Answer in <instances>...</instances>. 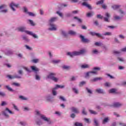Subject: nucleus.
<instances>
[{
    "label": "nucleus",
    "mask_w": 126,
    "mask_h": 126,
    "mask_svg": "<svg viewBox=\"0 0 126 126\" xmlns=\"http://www.w3.org/2000/svg\"><path fill=\"white\" fill-rule=\"evenodd\" d=\"M57 19H58V18L53 17L51 18L49 20L51 28H49V30H50V31H56V30H57V26H56V25L55 24H52L53 22H55V21H56Z\"/></svg>",
    "instance_id": "1"
},
{
    "label": "nucleus",
    "mask_w": 126,
    "mask_h": 126,
    "mask_svg": "<svg viewBox=\"0 0 126 126\" xmlns=\"http://www.w3.org/2000/svg\"><path fill=\"white\" fill-rule=\"evenodd\" d=\"M85 53V50H81L79 52L75 51L72 53L68 52L67 53V55L71 57V58H73V57L75 56H79V55H82V54H84Z\"/></svg>",
    "instance_id": "2"
},
{
    "label": "nucleus",
    "mask_w": 126,
    "mask_h": 126,
    "mask_svg": "<svg viewBox=\"0 0 126 126\" xmlns=\"http://www.w3.org/2000/svg\"><path fill=\"white\" fill-rule=\"evenodd\" d=\"M101 68L99 67H95L93 68L94 71L88 72L86 73V77H88L89 76H92L93 74H97V70H100Z\"/></svg>",
    "instance_id": "3"
},
{
    "label": "nucleus",
    "mask_w": 126,
    "mask_h": 126,
    "mask_svg": "<svg viewBox=\"0 0 126 126\" xmlns=\"http://www.w3.org/2000/svg\"><path fill=\"white\" fill-rule=\"evenodd\" d=\"M36 115H39L40 119L44 120V122H47L49 124H51V119L47 118L45 115L40 114V112L38 111H35Z\"/></svg>",
    "instance_id": "4"
},
{
    "label": "nucleus",
    "mask_w": 126,
    "mask_h": 126,
    "mask_svg": "<svg viewBox=\"0 0 126 126\" xmlns=\"http://www.w3.org/2000/svg\"><path fill=\"white\" fill-rule=\"evenodd\" d=\"M56 73H50L48 76H47V78H49L50 79H51L55 82H58V80H59V79L58 78H56Z\"/></svg>",
    "instance_id": "5"
},
{
    "label": "nucleus",
    "mask_w": 126,
    "mask_h": 126,
    "mask_svg": "<svg viewBox=\"0 0 126 126\" xmlns=\"http://www.w3.org/2000/svg\"><path fill=\"white\" fill-rule=\"evenodd\" d=\"M7 112H8V113H9V114H11V115H12V114H13V112L12 111H11L10 110H9V109H8V108H6L5 110L2 111V115H3V116L6 117V118H8L9 117L8 114H7Z\"/></svg>",
    "instance_id": "6"
},
{
    "label": "nucleus",
    "mask_w": 126,
    "mask_h": 126,
    "mask_svg": "<svg viewBox=\"0 0 126 126\" xmlns=\"http://www.w3.org/2000/svg\"><path fill=\"white\" fill-rule=\"evenodd\" d=\"M19 6V4H16L13 2H11L10 4V7H11L13 11H15V9H14V7H18Z\"/></svg>",
    "instance_id": "7"
},
{
    "label": "nucleus",
    "mask_w": 126,
    "mask_h": 126,
    "mask_svg": "<svg viewBox=\"0 0 126 126\" xmlns=\"http://www.w3.org/2000/svg\"><path fill=\"white\" fill-rule=\"evenodd\" d=\"M80 38H81V41L83 43H89V42H90V40H89V39L85 38V37H84V36L82 35H80Z\"/></svg>",
    "instance_id": "8"
},
{
    "label": "nucleus",
    "mask_w": 126,
    "mask_h": 126,
    "mask_svg": "<svg viewBox=\"0 0 126 126\" xmlns=\"http://www.w3.org/2000/svg\"><path fill=\"white\" fill-rule=\"evenodd\" d=\"M26 34H28V35H31V36H32L33 38L38 39V36L35 34L33 33L32 32H29V31H26Z\"/></svg>",
    "instance_id": "9"
},
{
    "label": "nucleus",
    "mask_w": 126,
    "mask_h": 126,
    "mask_svg": "<svg viewBox=\"0 0 126 126\" xmlns=\"http://www.w3.org/2000/svg\"><path fill=\"white\" fill-rule=\"evenodd\" d=\"M7 77H8V78H9V79H14V78H21V76H19V75H15L13 76H12L10 75H7Z\"/></svg>",
    "instance_id": "10"
},
{
    "label": "nucleus",
    "mask_w": 126,
    "mask_h": 126,
    "mask_svg": "<svg viewBox=\"0 0 126 126\" xmlns=\"http://www.w3.org/2000/svg\"><path fill=\"white\" fill-rule=\"evenodd\" d=\"M70 109L73 113H75V114H79V110L77 108L72 107L70 108Z\"/></svg>",
    "instance_id": "11"
},
{
    "label": "nucleus",
    "mask_w": 126,
    "mask_h": 126,
    "mask_svg": "<svg viewBox=\"0 0 126 126\" xmlns=\"http://www.w3.org/2000/svg\"><path fill=\"white\" fill-rule=\"evenodd\" d=\"M18 31H20V32H25V33H26V31H26V28L24 27H21L20 28H18Z\"/></svg>",
    "instance_id": "12"
},
{
    "label": "nucleus",
    "mask_w": 126,
    "mask_h": 126,
    "mask_svg": "<svg viewBox=\"0 0 126 126\" xmlns=\"http://www.w3.org/2000/svg\"><path fill=\"white\" fill-rule=\"evenodd\" d=\"M113 106L115 108H119L120 107H122V106H123V104L119 102H115L113 104Z\"/></svg>",
    "instance_id": "13"
},
{
    "label": "nucleus",
    "mask_w": 126,
    "mask_h": 126,
    "mask_svg": "<svg viewBox=\"0 0 126 126\" xmlns=\"http://www.w3.org/2000/svg\"><path fill=\"white\" fill-rule=\"evenodd\" d=\"M82 5L84 6H86V7H88L89 9H92V7H91V5H90L89 4L87 3L86 2H84L82 3Z\"/></svg>",
    "instance_id": "14"
},
{
    "label": "nucleus",
    "mask_w": 126,
    "mask_h": 126,
    "mask_svg": "<svg viewBox=\"0 0 126 126\" xmlns=\"http://www.w3.org/2000/svg\"><path fill=\"white\" fill-rule=\"evenodd\" d=\"M105 16H106V17L103 18L104 21H105L106 22H109V18L110 17V14H109V13H106Z\"/></svg>",
    "instance_id": "15"
},
{
    "label": "nucleus",
    "mask_w": 126,
    "mask_h": 126,
    "mask_svg": "<svg viewBox=\"0 0 126 126\" xmlns=\"http://www.w3.org/2000/svg\"><path fill=\"white\" fill-rule=\"evenodd\" d=\"M103 79V78L102 77H96L94 78V79L91 80V82H95L96 81H98V80H102Z\"/></svg>",
    "instance_id": "16"
},
{
    "label": "nucleus",
    "mask_w": 126,
    "mask_h": 126,
    "mask_svg": "<svg viewBox=\"0 0 126 126\" xmlns=\"http://www.w3.org/2000/svg\"><path fill=\"white\" fill-rule=\"evenodd\" d=\"M95 91L96 92H97V93H98L99 94H103V93H104V90L101 89H97L95 90Z\"/></svg>",
    "instance_id": "17"
},
{
    "label": "nucleus",
    "mask_w": 126,
    "mask_h": 126,
    "mask_svg": "<svg viewBox=\"0 0 126 126\" xmlns=\"http://www.w3.org/2000/svg\"><path fill=\"white\" fill-rule=\"evenodd\" d=\"M4 87H5V88H6V89H7V90H8V91H10L11 92H13V91H13V90H12V89L11 88H10V87H9V86H8V85L5 86Z\"/></svg>",
    "instance_id": "18"
},
{
    "label": "nucleus",
    "mask_w": 126,
    "mask_h": 126,
    "mask_svg": "<svg viewBox=\"0 0 126 126\" xmlns=\"http://www.w3.org/2000/svg\"><path fill=\"white\" fill-rule=\"evenodd\" d=\"M31 68H32V70H33V71L37 72L39 70V69L38 68L35 67V66H32Z\"/></svg>",
    "instance_id": "19"
},
{
    "label": "nucleus",
    "mask_w": 126,
    "mask_h": 126,
    "mask_svg": "<svg viewBox=\"0 0 126 126\" xmlns=\"http://www.w3.org/2000/svg\"><path fill=\"white\" fill-rule=\"evenodd\" d=\"M69 35H76V32L73 31H69L68 32Z\"/></svg>",
    "instance_id": "20"
},
{
    "label": "nucleus",
    "mask_w": 126,
    "mask_h": 126,
    "mask_svg": "<svg viewBox=\"0 0 126 126\" xmlns=\"http://www.w3.org/2000/svg\"><path fill=\"white\" fill-rule=\"evenodd\" d=\"M112 8H113V9H118V8H120V7H121V5H113L112 6Z\"/></svg>",
    "instance_id": "21"
},
{
    "label": "nucleus",
    "mask_w": 126,
    "mask_h": 126,
    "mask_svg": "<svg viewBox=\"0 0 126 126\" xmlns=\"http://www.w3.org/2000/svg\"><path fill=\"white\" fill-rule=\"evenodd\" d=\"M82 68H88L89 67V65L87 64H83L81 66Z\"/></svg>",
    "instance_id": "22"
},
{
    "label": "nucleus",
    "mask_w": 126,
    "mask_h": 126,
    "mask_svg": "<svg viewBox=\"0 0 126 126\" xmlns=\"http://www.w3.org/2000/svg\"><path fill=\"white\" fill-rule=\"evenodd\" d=\"M64 86H61L59 85H56L55 89H58V88H64Z\"/></svg>",
    "instance_id": "23"
},
{
    "label": "nucleus",
    "mask_w": 126,
    "mask_h": 126,
    "mask_svg": "<svg viewBox=\"0 0 126 126\" xmlns=\"http://www.w3.org/2000/svg\"><path fill=\"white\" fill-rule=\"evenodd\" d=\"M103 3H104V0H100L96 2V4L98 5L99 4H103Z\"/></svg>",
    "instance_id": "24"
},
{
    "label": "nucleus",
    "mask_w": 126,
    "mask_h": 126,
    "mask_svg": "<svg viewBox=\"0 0 126 126\" xmlns=\"http://www.w3.org/2000/svg\"><path fill=\"white\" fill-rule=\"evenodd\" d=\"M93 15H94V12H92L91 13H88L87 14V17H91V16H93Z\"/></svg>",
    "instance_id": "25"
},
{
    "label": "nucleus",
    "mask_w": 126,
    "mask_h": 126,
    "mask_svg": "<svg viewBox=\"0 0 126 126\" xmlns=\"http://www.w3.org/2000/svg\"><path fill=\"white\" fill-rule=\"evenodd\" d=\"M89 112H90L91 114H92V115H97V113L96 112V111H94V110H90Z\"/></svg>",
    "instance_id": "26"
},
{
    "label": "nucleus",
    "mask_w": 126,
    "mask_h": 126,
    "mask_svg": "<svg viewBox=\"0 0 126 126\" xmlns=\"http://www.w3.org/2000/svg\"><path fill=\"white\" fill-rule=\"evenodd\" d=\"M74 19H76L78 22H80V23H81L82 22V21L80 18H78L77 17H74Z\"/></svg>",
    "instance_id": "27"
},
{
    "label": "nucleus",
    "mask_w": 126,
    "mask_h": 126,
    "mask_svg": "<svg viewBox=\"0 0 126 126\" xmlns=\"http://www.w3.org/2000/svg\"><path fill=\"white\" fill-rule=\"evenodd\" d=\"M95 36L96 37H98L99 38H102V39H104V37H103V36H102L101 35V34L100 33H95Z\"/></svg>",
    "instance_id": "28"
},
{
    "label": "nucleus",
    "mask_w": 126,
    "mask_h": 126,
    "mask_svg": "<svg viewBox=\"0 0 126 126\" xmlns=\"http://www.w3.org/2000/svg\"><path fill=\"white\" fill-rule=\"evenodd\" d=\"M104 36H111L112 35V32H106L105 33H104Z\"/></svg>",
    "instance_id": "29"
},
{
    "label": "nucleus",
    "mask_w": 126,
    "mask_h": 126,
    "mask_svg": "<svg viewBox=\"0 0 126 126\" xmlns=\"http://www.w3.org/2000/svg\"><path fill=\"white\" fill-rule=\"evenodd\" d=\"M59 99H60L61 100H62L63 102H65V101H66V99H65V98H64V97L63 96H60V97H59Z\"/></svg>",
    "instance_id": "30"
},
{
    "label": "nucleus",
    "mask_w": 126,
    "mask_h": 126,
    "mask_svg": "<svg viewBox=\"0 0 126 126\" xmlns=\"http://www.w3.org/2000/svg\"><path fill=\"white\" fill-rule=\"evenodd\" d=\"M73 91L76 94H78V90L76 89V88H73L72 89Z\"/></svg>",
    "instance_id": "31"
},
{
    "label": "nucleus",
    "mask_w": 126,
    "mask_h": 126,
    "mask_svg": "<svg viewBox=\"0 0 126 126\" xmlns=\"http://www.w3.org/2000/svg\"><path fill=\"white\" fill-rule=\"evenodd\" d=\"M56 89H53L52 90V94H53V95H54V96H56V95H57V92H56Z\"/></svg>",
    "instance_id": "32"
},
{
    "label": "nucleus",
    "mask_w": 126,
    "mask_h": 126,
    "mask_svg": "<svg viewBox=\"0 0 126 126\" xmlns=\"http://www.w3.org/2000/svg\"><path fill=\"white\" fill-rule=\"evenodd\" d=\"M19 98L21 99V100H27V98L26 97H24V96H22V95H20L19 96Z\"/></svg>",
    "instance_id": "33"
},
{
    "label": "nucleus",
    "mask_w": 126,
    "mask_h": 126,
    "mask_svg": "<svg viewBox=\"0 0 126 126\" xmlns=\"http://www.w3.org/2000/svg\"><path fill=\"white\" fill-rule=\"evenodd\" d=\"M27 13H28V14H29V15L30 16H35V14H34L32 12H28Z\"/></svg>",
    "instance_id": "34"
},
{
    "label": "nucleus",
    "mask_w": 126,
    "mask_h": 126,
    "mask_svg": "<svg viewBox=\"0 0 126 126\" xmlns=\"http://www.w3.org/2000/svg\"><path fill=\"white\" fill-rule=\"evenodd\" d=\"M75 126H83L82 124V123H79L78 122H76L75 123Z\"/></svg>",
    "instance_id": "35"
},
{
    "label": "nucleus",
    "mask_w": 126,
    "mask_h": 126,
    "mask_svg": "<svg viewBox=\"0 0 126 126\" xmlns=\"http://www.w3.org/2000/svg\"><path fill=\"white\" fill-rule=\"evenodd\" d=\"M116 92V89H111L109 90V93H115Z\"/></svg>",
    "instance_id": "36"
},
{
    "label": "nucleus",
    "mask_w": 126,
    "mask_h": 126,
    "mask_svg": "<svg viewBox=\"0 0 126 126\" xmlns=\"http://www.w3.org/2000/svg\"><path fill=\"white\" fill-rule=\"evenodd\" d=\"M36 125H38V126H41L42 125V121L41 120H38V121L36 122Z\"/></svg>",
    "instance_id": "37"
},
{
    "label": "nucleus",
    "mask_w": 126,
    "mask_h": 126,
    "mask_svg": "<svg viewBox=\"0 0 126 126\" xmlns=\"http://www.w3.org/2000/svg\"><path fill=\"white\" fill-rule=\"evenodd\" d=\"M63 68L64 69H69L70 68V67L69 66L64 65L63 66Z\"/></svg>",
    "instance_id": "38"
},
{
    "label": "nucleus",
    "mask_w": 126,
    "mask_h": 126,
    "mask_svg": "<svg viewBox=\"0 0 126 126\" xmlns=\"http://www.w3.org/2000/svg\"><path fill=\"white\" fill-rule=\"evenodd\" d=\"M29 21L30 23V24H31V25L32 26H35V24H34V22H33V21H32L31 20H29Z\"/></svg>",
    "instance_id": "39"
},
{
    "label": "nucleus",
    "mask_w": 126,
    "mask_h": 126,
    "mask_svg": "<svg viewBox=\"0 0 126 126\" xmlns=\"http://www.w3.org/2000/svg\"><path fill=\"white\" fill-rule=\"evenodd\" d=\"M13 85H14L15 86H17V87L20 86V84L18 83H13Z\"/></svg>",
    "instance_id": "40"
},
{
    "label": "nucleus",
    "mask_w": 126,
    "mask_h": 126,
    "mask_svg": "<svg viewBox=\"0 0 126 126\" xmlns=\"http://www.w3.org/2000/svg\"><path fill=\"white\" fill-rule=\"evenodd\" d=\"M32 62L34 63H37L39 62V59H33L32 60Z\"/></svg>",
    "instance_id": "41"
},
{
    "label": "nucleus",
    "mask_w": 126,
    "mask_h": 126,
    "mask_svg": "<svg viewBox=\"0 0 126 126\" xmlns=\"http://www.w3.org/2000/svg\"><path fill=\"white\" fill-rule=\"evenodd\" d=\"M104 85L106 87H110V86H111V84H110V83L106 82L104 84Z\"/></svg>",
    "instance_id": "42"
},
{
    "label": "nucleus",
    "mask_w": 126,
    "mask_h": 126,
    "mask_svg": "<svg viewBox=\"0 0 126 126\" xmlns=\"http://www.w3.org/2000/svg\"><path fill=\"white\" fill-rule=\"evenodd\" d=\"M114 19L115 20H119L121 19V17L119 16H114Z\"/></svg>",
    "instance_id": "43"
},
{
    "label": "nucleus",
    "mask_w": 126,
    "mask_h": 126,
    "mask_svg": "<svg viewBox=\"0 0 126 126\" xmlns=\"http://www.w3.org/2000/svg\"><path fill=\"white\" fill-rule=\"evenodd\" d=\"M97 18H98V19H103V16L98 14L97 15Z\"/></svg>",
    "instance_id": "44"
},
{
    "label": "nucleus",
    "mask_w": 126,
    "mask_h": 126,
    "mask_svg": "<svg viewBox=\"0 0 126 126\" xmlns=\"http://www.w3.org/2000/svg\"><path fill=\"white\" fill-rule=\"evenodd\" d=\"M86 83V82H85V81L81 82L80 83L79 86H83V85H84V84H85Z\"/></svg>",
    "instance_id": "45"
},
{
    "label": "nucleus",
    "mask_w": 126,
    "mask_h": 126,
    "mask_svg": "<svg viewBox=\"0 0 126 126\" xmlns=\"http://www.w3.org/2000/svg\"><path fill=\"white\" fill-rule=\"evenodd\" d=\"M61 61L60 60H53L52 61V63H60Z\"/></svg>",
    "instance_id": "46"
},
{
    "label": "nucleus",
    "mask_w": 126,
    "mask_h": 126,
    "mask_svg": "<svg viewBox=\"0 0 126 126\" xmlns=\"http://www.w3.org/2000/svg\"><path fill=\"white\" fill-rule=\"evenodd\" d=\"M86 90L87 91L88 93H89L90 94H92V91L88 88H86Z\"/></svg>",
    "instance_id": "47"
},
{
    "label": "nucleus",
    "mask_w": 126,
    "mask_h": 126,
    "mask_svg": "<svg viewBox=\"0 0 126 126\" xmlns=\"http://www.w3.org/2000/svg\"><path fill=\"white\" fill-rule=\"evenodd\" d=\"M94 123L95 124V126H98V121H97V120H96V119H94Z\"/></svg>",
    "instance_id": "48"
},
{
    "label": "nucleus",
    "mask_w": 126,
    "mask_h": 126,
    "mask_svg": "<svg viewBox=\"0 0 126 126\" xmlns=\"http://www.w3.org/2000/svg\"><path fill=\"white\" fill-rule=\"evenodd\" d=\"M95 46H102V43H99V42H95Z\"/></svg>",
    "instance_id": "49"
},
{
    "label": "nucleus",
    "mask_w": 126,
    "mask_h": 126,
    "mask_svg": "<svg viewBox=\"0 0 126 126\" xmlns=\"http://www.w3.org/2000/svg\"><path fill=\"white\" fill-rule=\"evenodd\" d=\"M5 7H6V5H2L0 6V9H2L3 8H5Z\"/></svg>",
    "instance_id": "50"
},
{
    "label": "nucleus",
    "mask_w": 126,
    "mask_h": 126,
    "mask_svg": "<svg viewBox=\"0 0 126 126\" xmlns=\"http://www.w3.org/2000/svg\"><path fill=\"white\" fill-rule=\"evenodd\" d=\"M109 121V119L108 118H106L103 120V124H105V123H107Z\"/></svg>",
    "instance_id": "51"
},
{
    "label": "nucleus",
    "mask_w": 126,
    "mask_h": 126,
    "mask_svg": "<svg viewBox=\"0 0 126 126\" xmlns=\"http://www.w3.org/2000/svg\"><path fill=\"white\" fill-rule=\"evenodd\" d=\"M90 35H92V36L96 35V32H90Z\"/></svg>",
    "instance_id": "52"
},
{
    "label": "nucleus",
    "mask_w": 126,
    "mask_h": 126,
    "mask_svg": "<svg viewBox=\"0 0 126 126\" xmlns=\"http://www.w3.org/2000/svg\"><path fill=\"white\" fill-rule=\"evenodd\" d=\"M13 106L15 110H16V111H18V108H17V106L15 105V104H13Z\"/></svg>",
    "instance_id": "53"
},
{
    "label": "nucleus",
    "mask_w": 126,
    "mask_h": 126,
    "mask_svg": "<svg viewBox=\"0 0 126 126\" xmlns=\"http://www.w3.org/2000/svg\"><path fill=\"white\" fill-rule=\"evenodd\" d=\"M57 14H59V16H60L61 17H63V13H62L59 11H57Z\"/></svg>",
    "instance_id": "54"
},
{
    "label": "nucleus",
    "mask_w": 126,
    "mask_h": 126,
    "mask_svg": "<svg viewBox=\"0 0 126 126\" xmlns=\"http://www.w3.org/2000/svg\"><path fill=\"white\" fill-rule=\"evenodd\" d=\"M20 124L21 126H25L26 125V123L24 122H20Z\"/></svg>",
    "instance_id": "55"
},
{
    "label": "nucleus",
    "mask_w": 126,
    "mask_h": 126,
    "mask_svg": "<svg viewBox=\"0 0 126 126\" xmlns=\"http://www.w3.org/2000/svg\"><path fill=\"white\" fill-rule=\"evenodd\" d=\"M35 79L36 80H40V77L38 75H35Z\"/></svg>",
    "instance_id": "56"
},
{
    "label": "nucleus",
    "mask_w": 126,
    "mask_h": 126,
    "mask_svg": "<svg viewBox=\"0 0 126 126\" xmlns=\"http://www.w3.org/2000/svg\"><path fill=\"white\" fill-rule=\"evenodd\" d=\"M0 96H5V94L3 92H0Z\"/></svg>",
    "instance_id": "57"
},
{
    "label": "nucleus",
    "mask_w": 126,
    "mask_h": 126,
    "mask_svg": "<svg viewBox=\"0 0 126 126\" xmlns=\"http://www.w3.org/2000/svg\"><path fill=\"white\" fill-rule=\"evenodd\" d=\"M62 35H64L65 37L66 36V33L63 31H62Z\"/></svg>",
    "instance_id": "58"
},
{
    "label": "nucleus",
    "mask_w": 126,
    "mask_h": 126,
    "mask_svg": "<svg viewBox=\"0 0 126 126\" xmlns=\"http://www.w3.org/2000/svg\"><path fill=\"white\" fill-rule=\"evenodd\" d=\"M70 117L72 119H74V118H75V114H74V113H72L71 114Z\"/></svg>",
    "instance_id": "59"
},
{
    "label": "nucleus",
    "mask_w": 126,
    "mask_h": 126,
    "mask_svg": "<svg viewBox=\"0 0 126 126\" xmlns=\"http://www.w3.org/2000/svg\"><path fill=\"white\" fill-rule=\"evenodd\" d=\"M114 54H115V55H119V54H120L121 52H119V51H113Z\"/></svg>",
    "instance_id": "60"
},
{
    "label": "nucleus",
    "mask_w": 126,
    "mask_h": 126,
    "mask_svg": "<svg viewBox=\"0 0 126 126\" xmlns=\"http://www.w3.org/2000/svg\"><path fill=\"white\" fill-rule=\"evenodd\" d=\"M6 105V102L5 101H2L1 106H5Z\"/></svg>",
    "instance_id": "61"
},
{
    "label": "nucleus",
    "mask_w": 126,
    "mask_h": 126,
    "mask_svg": "<svg viewBox=\"0 0 126 126\" xmlns=\"http://www.w3.org/2000/svg\"><path fill=\"white\" fill-rule=\"evenodd\" d=\"M102 8H103V9H106V8H107V5H106L105 4H103L102 5Z\"/></svg>",
    "instance_id": "62"
},
{
    "label": "nucleus",
    "mask_w": 126,
    "mask_h": 126,
    "mask_svg": "<svg viewBox=\"0 0 126 126\" xmlns=\"http://www.w3.org/2000/svg\"><path fill=\"white\" fill-rule=\"evenodd\" d=\"M119 125L120 126H126V125L125 124L122 123H120Z\"/></svg>",
    "instance_id": "63"
},
{
    "label": "nucleus",
    "mask_w": 126,
    "mask_h": 126,
    "mask_svg": "<svg viewBox=\"0 0 126 126\" xmlns=\"http://www.w3.org/2000/svg\"><path fill=\"white\" fill-rule=\"evenodd\" d=\"M122 52H126V47L121 49Z\"/></svg>",
    "instance_id": "64"
}]
</instances>
